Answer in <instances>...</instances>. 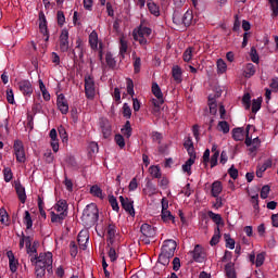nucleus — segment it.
<instances>
[{
    "mask_svg": "<svg viewBox=\"0 0 278 278\" xmlns=\"http://www.w3.org/2000/svg\"><path fill=\"white\" fill-rule=\"evenodd\" d=\"M81 223L84 224V227H94V225L99 220V208L96 204L91 203L88 204L84 211L83 215L80 217Z\"/></svg>",
    "mask_w": 278,
    "mask_h": 278,
    "instance_id": "f257e3e1",
    "label": "nucleus"
},
{
    "mask_svg": "<svg viewBox=\"0 0 278 278\" xmlns=\"http://www.w3.org/2000/svg\"><path fill=\"white\" fill-rule=\"evenodd\" d=\"M84 90H85V97L87 100H94L97 96V85L94 77L91 75H85L84 76Z\"/></svg>",
    "mask_w": 278,
    "mask_h": 278,
    "instance_id": "f03ea898",
    "label": "nucleus"
},
{
    "mask_svg": "<svg viewBox=\"0 0 278 278\" xmlns=\"http://www.w3.org/2000/svg\"><path fill=\"white\" fill-rule=\"evenodd\" d=\"M192 20L193 13L191 10H187V12L184 15L181 14L180 11H174L173 23L175 25H184L185 27H190Z\"/></svg>",
    "mask_w": 278,
    "mask_h": 278,
    "instance_id": "7ed1b4c3",
    "label": "nucleus"
},
{
    "mask_svg": "<svg viewBox=\"0 0 278 278\" xmlns=\"http://www.w3.org/2000/svg\"><path fill=\"white\" fill-rule=\"evenodd\" d=\"M14 155L16 157V162L24 164L26 162V153L24 143L20 140H15L13 144Z\"/></svg>",
    "mask_w": 278,
    "mask_h": 278,
    "instance_id": "20e7f679",
    "label": "nucleus"
},
{
    "mask_svg": "<svg viewBox=\"0 0 278 278\" xmlns=\"http://www.w3.org/2000/svg\"><path fill=\"white\" fill-rule=\"evenodd\" d=\"M152 94L156 98L152 99L153 106L161 108L165 101L161 87L159 86L157 83H152Z\"/></svg>",
    "mask_w": 278,
    "mask_h": 278,
    "instance_id": "39448f33",
    "label": "nucleus"
},
{
    "mask_svg": "<svg viewBox=\"0 0 278 278\" xmlns=\"http://www.w3.org/2000/svg\"><path fill=\"white\" fill-rule=\"evenodd\" d=\"M53 255L51 252H46V253H39V263L43 262L45 270L48 271L49 275L53 274L52 270V264H53Z\"/></svg>",
    "mask_w": 278,
    "mask_h": 278,
    "instance_id": "423d86ee",
    "label": "nucleus"
},
{
    "mask_svg": "<svg viewBox=\"0 0 278 278\" xmlns=\"http://www.w3.org/2000/svg\"><path fill=\"white\" fill-rule=\"evenodd\" d=\"M177 242L173 239H167L163 242V245L161 248V252L164 254H167L168 256L174 257L175 252L177 250Z\"/></svg>",
    "mask_w": 278,
    "mask_h": 278,
    "instance_id": "0eeeda50",
    "label": "nucleus"
},
{
    "mask_svg": "<svg viewBox=\"0 0 278 278\" xmlns=\"http://www.w3.org/2000/svg\"><path fill=\"white\" fill-rule=\"evenodd\" d=\"M20 92L25 97H31L34 93L33 84L29 80H21L17 83Z\"/></svg>",
    "mask_w": 278,
    "mask_h": 278,
    "instance_id": "6e6552de",
    "label": "nucleus"
},
{
    "mask_svg": "<svg viewBox=\"0 0 278 278\" xmlns=\"http://www.w3.org/2000/svg\"><path fill=\"white\" fill-rule=\"evenodd\" d=\"M70 33L67 29H62L60 35V51L65 53L70 50Z\"/></svg>",
    "mask_w": 278,
    "mask_h": 278,
    "instance_id": "1a4fd4ad",
    "label": "nucleus"
},
{
    "mask_svg": "<svg viewBox=\"0 0 278 278\" xmlns=\"http://www.w3.org/2000/svg\"><path fill=\"white\" fill-rule=\"evenodd\" d=\"M26 253L28 254L31 264H37L40 262V254L38 255L36 242H34L30 247H26Z\"/></svg>",
    "mask_w": 278,
    "mask_h": 278,
    "instance_id": "9d476101",
    "label": "nucleus"
},
{
    "mask_svg": "<svg viewBox=\"0 0 278 278\" xmlns=\"http://www.w3.org/2000/svg\"><path fill=\"white\" fill-rule=\"evenodd\" d=\"M39 30L40 33L46 37L45 41L48 42L49 40V30L47 26V16L45 15V12H39Z\"/></svg>",
    "mask_w": 278,
    "mask_h": 278,
    "instance_id": "9b49d317",
    "label": "nucleus"
},
{
    "mask_svg": "<svg viewBox=\"0 0 278 278\" xmlns=\"http://www.w3.org/2000/svg\"><path fill=\"white\" fill-rule=\"evenodd\" d=\"M193 261L197 263H203L205 261V252L200 244L194 247V250L191 251Z\"/></svg>",
    "mask_w": 278,
    "mask_h": 278,
    "instance_id": "f8f14e48",
    "label": "nucleus"
},
{
    "mask_svg": "<svg viewBox=\"0 0 278 278\" xmlns=\"http://www.w3.org/2000/svg\"><path fill=\"white\" fill-rule=\"evenodd\" d=\"M56 105H58L59 111L63 115H66L68 113L70 106H68L67 100L63 93L58 96Z\"/></svg>",
    "mask_w": 278,
    "mask_h": 278,
    "instance_id": "ddd939ff",
    "label": "nucleus"
},
{
    "mask_svg": "<svg viewBox=\"0 0 278 278\" xmlns=\"http://www.w3.org/2000/svg\"><path fill=\"white\" fill-rule=\"evenodd\" d=\"M122 207L129 213L131 216L135 215L134 201L128 198L119 197Z\"/></svg>",
    "mask_w": 278,
    "mask_h": 278,
    "instance_id": "4468645a",
    "label": "nucleus"
},
{
    "mask_svg": "<svg viewBox=\"0 0 278 278\" xmlns=\"http://www.w3.org/2000/svg\"><path fill=\"white\" fill-rule=\"evenodd\" d=\"M101 132L103 138L108 139L112 136V125L109 119H101L100 122Z\"/></svg>",
    "mask_w": 278,
    "mask_h": 278,
    "instance_id": "2eb2a0df",
    "label": "nucleus"
},
{
    "mask_svg": "<svg viewBox=\"0 0 278 278\" xmlns=\"http://www.w3.org/2000/svg\"><path fill=\"white\" fill-rule=\"evenodd\" d=\"M143 238H154L156 236V230L150 224H143L140 228Z\"/></svg>",
    "mask_w": 278,
    "mask_h": 278,
    "instance_id": "dca6fc26",
    "label": "nucleus"
},
{
    "mask_svg": "<svg viewBox=\"0 0 278 278\" xmlns=\"http://www.w3.org/2000/svg\"><path fill=\"white\" fill-rule=\"evenodd\" d=\"M84 50L85 48L81 39L80 38L76 39V51L75 50L73 51V55H74L73 59L75 63L78 61V59L80 60L84 59ZM76 52H78V55Z\"/></svg>",
    "mask_w": 278,
    "mask_h": 278,
    "instance_id": "f3484780",
    "label": "nucleus"
},
{
    "mask_svg": "<svg viewBox=\"0 0 278 278\" xmlns=\"http://www.w3.org/2000/svg\"><path fill=\"white\" fill-rule=\"evenodd\" d=\"M7 257H9V269H11V273L17 271L18 261L15 257L12 250L7 251Z\"/></svg>",
    "mask_w": 278,
    "mask_h": 278,
    "instance_id": "a211bd4d",
    "label": "nucleus"
},
{
    "mask_svg": "<svg viewBox=\"0 0 278 278\" xmlns=\"http://www.w3.org/2000/svg\"><path fill=\"white\" fill-rule=\"evenodd\" d=\"M89 242V233L87 230H81L78 232V245L80 247V250L85 251L87 250V243Z\"/></svg>",
    "mask_w": 278,
    "mask_h": 278,
    "instance_id": "6ab92c4d",
    "label": "nucleus"
},
{
    "mask_svg": "<svg viewBox=\"0 0 278 278\" xmlns=\"http://www.w3.org/2000/svg\"><path fill=\"white\" fill-rule=\"evenodd\" d=\"M15 192H16V195H17L20 202L22 204H25L26 200H27V194H26L25 187L22 184H20V182L15 184Z\"/></svg>",
    "mask_w": 278,
    "mask_h": 278,
    "instance_id": "aec40b11",
    "label": "nucleus"
},
{
    "mask_svg": "<svg viewBox=\"0 0 278 278\" xmlns=\"http://www.w3.org/2000/svg\"><path fill=\"white\" fill-rule=\"evenodd\" d=\"M108 233V247L114 245V239L116 238V225L110 224L106 228Z\"/></svg>",
    "mask_w": 278,
    "mask_h": 278,
    "instance_id": "412c9836",
    "label": "nucleus"
},
{
    "mask_svg": "<svg viewBox=\"0 0 278 278\" xmlns=\"http://www.w3.org/2000/svg\"><path fill=\"white\" fill-rule=\"evenodd\" d=\"M88 41H89L90 48H91L93 51H98V49H99V35H98V33H97L96 30H92V31L89 34Z\"/></svg>",
    "mask_w": 278,
    "mask_h": 278,
    "instance_id": "4be33fe9",
    "label": "nucleus"
},
{
    "mask_svg": "<svg viewBox=\"0 0 278 278\" xmlns=\"http://www.w3.org/2000/svg\"><path fill=\"white\" fill-rule=\"evenodd\" d=\"M273 162L270 159L266 160L263 165H258L256 168L257 178L263 177V173H265L268 168H271Z\"/></svg>",
    "mask_w": 278,
    "mask_h": 278,
    "instance_id": "5701e85b",
    "label": "nucleus"
},
{
    "mask_svg": "<svg viewBox=\"0 0 278 278\" xmlns=\"http://www.w3.org/2000/svg\"><path fill=\"white\" fill-rule=\"evenodd\" d=\"M33 266H35V274L36 278H42L47 274L45 270V261H41V263H31Z\"/></svg>",
    "mask_w": 278,
    "mask_h": 278,
    "instance_id": "b1692460",
    "label": "nucleus"
},
{
    "mask_svg": "<svg viewBox=\"0 0 278 278\" xmlns=\"http://www.w3.org/2000/svg\"><path fill=\"white\" fill-rule=\"evenodd\" d=\"M250 127L251 126H247V138H245L244 143L247 147L256 146V148H260V143H262V141L257 137L254 138L253 140H252V138H250V136H249Z\"/></svg>",
    "mask_w": 278,
    "mask_h": 278,
    "instance_id": "393cba45",
    "label": "nucleus"
},
{
    "mask_svg": "<svg viewBox=\"0 0 278 278\" xmlns=\"http://www.w3.org/2000/svg\"><path fill=\"white\" fill-rule=\"evenodd\" d=\"M90 194H92L96 198H99L100 200L105 199V193H103V190L99 185H92L90 187Z\"/></svg>",
    "mask_w": 278,
    "mask_h": 278,
    "instance_id": "a878e982",
    "label": "nucleus"
},
{
    "mask_svg": "<svg viewBox=\"0 0 278 278\" xmlns=\"http://www.w3.org/2000/svg\"><path fill=\"white\" fill-rule=\"evenodd\" d=\"M223 192V184L222 181L219 180H215L213 184H212V195L214 198H217L219 197V194Z\"/></svg>",
    "mask_w": 278,
    "mask_h": 278,
    "instance_id": "bb28decb",
    "label": "nucleus"
},
{
    "mask_svg": "<svg viewBox=\"0 0 278 278\" xmlns=\"http://www.w3.org/2000/svg\"><path fill=\"white\" fill-rule=\"evenodd\" d=\"M148 10L150 14H152L154 17H160L161 15L160 7L153 1H148Z\"/></svg>",
    "mask_w": 278,
    "mask_h": 278,
    "instance_id": "cd10ccee",
    "label": "nucleus"
},
{
    "mask_svg": "<svg viewBox=\"0 0 278 278\" xmlns=\"http://www.w3.org/2000/svg\"><path fill=\"white\" fill-rule=\"evenodd\" d=\"M146 187H147V189H143L144 193H147L150 197L156 194L157 187L150 179H148Z\"/></svg>",
    "mask_w": 278,
    "mask_h": 278,
    "instance_id": "c85d7f7f",
    "label": "nucleus"
},
{
    "mask_svg": "<svg viewBox=\"0 0 278 278\" xmlns=\"http://www.w3.org/2000/svg\"><path fill=\"white\" fill-rule=\"evenodd\" d=\"M173 78L177 81V84H181L182 81V70L179 66H175L172 70Z\"/></svg>",
    "mask_w": 278,
    "mask_h": 278,
    "instance_id": "c756f323",
    "label": "nucleus"
},
{
    "mask_svg": "<svg viewBox=\"0 0 278 278\" xmlns=\"http://www.w3.org/2000/svg\"><path fill=\"white\" fill-rule=\"evenodd\" d=\"M121 132L124 137H126L127 139H129L132 135V128L130 125V122L127 119L126 124L123 126V128L121 129Z\"/></svg>",
    "mask_w": 278,
    "mask_h": 278,
    "instance_id": "7c9ffc66",
    "label": "nucleus"
},
{
    "mask_svg": "<svg viewBox=\"0 0 278 278\" xmlns=\"http://www.w3.org/2000/svg\"><path fill=\"white\" fill-rule=\"evenodd\" d=\"M170 258H173V256H170V255H168V254H166L164 252H161L159 254L157 262L160 264H162L163 266H168L169 263H170Z\"/></svg>",
    "mask_w": 278,
    "mask_h": 278,
    "instance_id": "2f4dec72",
    "label": "nucleus"
},
{
    "mask_svg": "<svg viewBox=\"0 0 278 278\" xmlns=\"http://www.w3.org/2000/svg\"><path fill=\"white\" fill-rule=\"evenodd\" d=\"M232 139L235 141H241L244 139V129L243 128H235L232 129Z\"/></svg>",
    "mask_w": 278,
    "mask_h": 278,
    "instance_id": "473e14b6",
    "label": "nucleus"
},
{
    "mask_svg": "<svg viewBox=\"0 0 278 278\" xmlns=\"http://www.w3.org/2000/svg\"><path fill=\"white\" fill-rule=\"evenodd\" d=\"M132 36L135 41H138L143 49H147L149 41L146 36L138 35L135 30Z\"/></svg>",
    "mask_w": 278,
    "mask_h": 278,
    "instance_id": "72a5a7b5",
    "label": "nucleus"
},
{
    "mask_svg": "<svg viewBox=\"0 0 278 278\" xmlns=\"http://www.w3.org/2000/svg\"><path fill=\"white\" fill-rule=\"evenodd\" d=\"M175 218L176 217L172 214L170 211H161V219L164 223H169V222L175 223Z\"/></svg>",
    "mask_w": 278,
    "mask_h": 278,
    "instance_id": "f704fd0d",
    "label": "nucleus"
},
{
    "mask_svg": "<svg viewBox=\"0 0 278 278\" xmlns=\"http://www.w3.org/2000/svg\"><path fill=\"white\" fill-rule=\"evenodd\" d=\"M113 244L108 245V256L110 257V261L112 263L116 262L118 260V252H116V247H112Z\"/></svg>",
    "mask_w": 278,
    "mask_h": 278,
    "instance_id": "c9c22d12",
    "label": "nucleus"
},
{
    "mask_svg": "<svg viewBox=\"0 0 278 278\" xmlns=\"http://www.w3.org/2000/svg\"><path fill=\"white\" fill-rule=\"evenodd\" d=\"M24 218H23V222L24 224L26 225V229H31L33 226H34V222H33V218H31V214L29 211H25L24 213Z\"/></svg>",
    "mask_w": 278,
    "mask_h": 278,
    "instance_id": "e433bc0d",
    "label": "nucleus"
},
{
    "mask_svg": "<svg viewBox=\"0 0 278 278\" xmlns=\"http://www.w3.org/2000/svg\"><path fill=\"white\" fill-rule=\"evenodd\" d=\"M39 89L42 93L43 100L46 102L50 101V93L48 92L47 86H45V83L41 79H39Z\"/></svg>",
    "mask_w": 278,
    "mask_h": 278,
    "instance_id": "4c0bfd02",
    "label": "nucleus"
},
{
    "mask_svg": "<svg viewBox=\"0 0 278 278\" xmlns=\"http://www.w3.org/2000/svg\"><path fill=\"white\" fill-rule=\"evenodd\" d=\"M152 34V29L150 27H146L140 25L138 31H136V35L142 36V37H150Z\"/></svg>",
    "mask_w": 278,
    "mask_h": 278,
    "instance_id": "58836bf2",
    "label": "nucleus"
},
{
    "mask_svg": "<svg viewBox=\"0 0 278 278\" xmlns=\"http://www.w3.org/2000/svg\"><path fill=\"white\" fill-rule=\"evenodd\" d=\"M194 164V159L189 157L185 164H182V172L191 175V166Z\"/></svg>",
    "mask_w": 278,
    "mask_h": 278,
    "instance_id": "ea45409f",
    "label": "nucleus"
},
{
    "mask_svg": "<svg viewBox=\"0 0 278 278\" xmlns=\"http://www.w3.org/2000/svg\"><path fill=\"white\" fill-rule=\"evenodd\" d=\"M208 106H210V113L212 115H216L217 114V103L215 98H212L211 96L208 97Z\"/></svg>",
    "mask_w": 278,
    "mask_h": 278,
    "instance_id": "a19ab883",
    "label": "nucleus"
},
{
    "mask_svg": "<svg viewBox=\"0 0 278 278\" xmlns=\"http://www.w3.org/2000/svg\"><path fill=\"white\" fill-rule=\"evenodd\" d=\"M225 271H226L227 278H237L236 271L233 269V265H231V263H227V265H225Z\"/></svg>",
    "mask_w": 278,
    "mask_h": 278,
    "instance_id": "79ce46f5",
    "label": "nucleus"
},
{
    "mask_svg": "<svg viewBox=\"0 0 278 278\" xmlns=\"http://www.w3.org/2000/svg\"><path fill=\"white\" fill-rule=\"evenodd\" d=\"M67 202L65 200H60L56 204V211L60 213H65L67 215Z\"/></svg>",
    "mask_w": 278,
    "mask_h": 278,
    "instance_id": "37998d69",
    "label": "nucleus"
},
{
    "mask_svg": "<svg viewBox=\"0 0 278 278\" xmlns=\"http://www.w3.org/2000/svg\"><path fill=\"white\" fill-rule=\"evenodd\" d=\"M262 109V98L254 99L252 102V113L257 114Z\"/></svg>",
    "mask_w": 278,
    "mask_h": 278,
    "instance_id": "c03bdc74",
    "label": "nucleus"
},
{
    "mask_svg": "<svg viewBox=\"0 0 278 278\" xmlns=\"http://www.w3.org/2000/svg\"><path fill=\"white\" fill-rule=\"evenodd\" d=\"M251 103H252V97L250 93H244L242 97V104L244 106L245 110H250L251 109Z\"/></svg>",
    "mask_w": 278,
    "mask_h": 278,
    "instance_id": "a18cd8bd",
    "label": "nucleus"
},
{
    "mask_svg": "<svg viewBox=\"0 0 278 278\" xmlns=\"http://www.w3.org/2000/svg\"><path fill=\"white\" fill-rule=\"evenodd\" d=\"M219 240H220V229H219V227L217 226V228H216V230H215V233H214L212 240L210 241V244H211L212 247H215V245H217V244L219 243Z\"/></svg>",
    "mask_w": 278,
    "mask_h": 278,
    "instance_id": "49530a36",
    "label": "nucleus"
},
{
    "mask_svg": "<svg viewBox=\"0 0 278 278\" xmlns=\"http://www.w3.org/2000/svg\"><path fill=\"white\" fill-rule=\"evenodd\" d=\"M150 175L155 179L162 178L161 168L159 166H150Z\"/></svg>",
    "mask_w": 278,
    "mask_h": 278,
    "instance_id": "de8ad7c7",
    "label": "nucleus"
},
{
    "mask_svg": "<svg viewBox=\"0 0 278 278\" xmlns=\"http://www.w3.org/2000/svg\"><path fill=\"white\" fill-rule=\"evenodd\" d=\"M105 61L110 68L114 70L116 67V60H114L112 53H106Z\"/></svg>",
    "mask_w": 278,
    "mask_h": 278,
    "instance_id": "09e8293b",
    "label": "nucleus"
},
{
    "mask_svg": "<svg viewBox=\"0 0 278 278\" xmlns=\"http://www.w3.org/2000/svg\"><path fill=\"white\" fill-rule=\"evenodd\" d=\"M119 45H121L119 46V54L124 59L125 53L127 52V49H128L127 41L125 39L121 38Z\"/></svg>",
    "mask_w": 278,
    "mask_h": 278,
    "instance_id": "8fccbe9b",
    "label": "nucleus"
},
{
    "mask_svg": "<svg viewBox=\"0 0 278 278\" xmlns=\"http://www.w3.org/2000/svg\"><path fill=\"white\" fill-rule=\"evenodd\" d=\"M66 214L65 213H60V214H55V213H51V222L52 223H62V220L65 218Z\"/></svg>",
    "mask_w": 278,
    "mask_h": 278,
    "instance_id": "3c124183",
    "label": "nucleus"
},
{
    "mask_svg": "<svg viewBox=\"0 0 278 278\" xmlns=\"http://www.w3.org/2000/svg\"><path fill=\"white\" fill-rule=\"evenodd\" d=\"M255 75V66L253 64H248L244 71V77H252Z\"/></svg>",
    "mask_w": 278,
    "mask_h": 278,
    "instance_id": "603ef678",
    "label": "nucleus"
},
{
    "mask_svg": "<svg viewBox=\"0 0 278 278\" xmlns=\"http://www.w3.org/2000/svg\"><path fill=\"white\" fill-rule=\"evenodd\" d=\"M3 175H4V182H10L13 179V173L10 167H4Z\"/></svg>",
    "mask_w": 278,
    "mask_h": 278,
    "instance_id": "864d4df0",
    "label": "nucleus"
},
{
    "mask_svg": "<svg viewBox=\"0 0 278 278\" xmlns=\"http://www.w3.org/2000/svg\"><path fill=\"white\" fill-rule=\"evenodd\" d=\"M134 62V68L135 73L138 74L141 70V59L136 56V53L132 54Z\"/></svg>",
    "mask_w": 278,
    "mask_h": 278,
    "instance_id": "5fc2aeb1",
    "label": "nucleus"
},
{
    "mask_svg": "<svg viewBox=\"0 0 278 278\" xmlns=\"http://www.w3.org/2000/svg\"><path fill=\"white\" fill-rule=\"evenodd\" d=\"M109 203L112 206L113 211L118 212L119 206H118V201L116 200V197L109 195Z\"/></svg>",
    "mask_w": 278,
    "mask_h": 278,
    "instance_id": "6e6d98bb",
    "label": "nucleus"
},
{
    "mask_svg": "<svg viewBox=\"0 0 278 278\" xmlns=\"http://www.w3.org/2000/svg\"><path fill=\"white\" fill-rule=\"evenodd\" d=\"M193 48H187L186 51L182 54V59L185 62H190L192 59Z\"/></svg>",
    "mask_w": 278,
    "mask_h": 278,
    "instance_id": "4d7b16f0",
    "label": "nucleus"
},
{
    "mask_svg": "<svg viewBox=\"0 0 278 278\" xmlns=\"http://www.w3.org/2000/svg\"><path fill=\"white\" fill-rule=\"evenodd\" d=\"M270 8L273 11V16L277 17L278 16V0H269Z\"/></svg>",
    "mask_w": 278,
    "mask_h": 278,
    "instance_id": "13d9d810",
    "label": "nucleus"
},
{
    "mask_svg": "<svg viewBox=\"0 0 278 278\" xmlns=\"http://www.w3.org/2000/svg\"><path fill=\"white\" fill-rule=\"evenodd\" d=\"M123 115L127 119H129L131 117V109L128 105V103L123 104Z\"/></svg>",
    "mask_w": 278,
    "mask_h": 278,
    "instance_id": "bf43d9fd",
    "label": "nucleus"
},
{
    "mask_svg": "<svg viewBox=\"0 0 278 278\" xmlns=\"http://www.w3.org/2000/svg\"><path fill=\"white\" fill-rule=\"evenodd\" d=\"M7 102L11 105H14L15 103L14 92L12 89H7Z\"/></svg>",
    "mask_w": 278,
    "mask_h": 278,
    "instance_id": "052dcab7",
    "label": "nucleus"
},
{
    "mask_svg": "<svg viewBox=\"0 0 278 278\" xmlns=\"http://www.w3.org/2000/svg\"><path fill=\"white\" fill-rule=\"evenodd\" d=\"M208 216L217 224V226L220 225L223 222L222 216L219 214H215L212 211L208 212Z\"/></svg>",
    "mask_w": 278,
    "mask_h": 278,
    "instance_id": "680f3d73",
    "label": "nucleus"
},
{
    "mask_svg": "<svg viewBox=\"0 0 278 278\" xmlns=\"http://www.w3.org/2000/svg\"><path fill=\"white\" fill-rule=\"evenodd\" d=\"M217 127H219V130L224 134H228L230 131V127L227 122H219Z\"/></svg>",
    "mask_w": 278,
    "mask_h": 278,
    "instance_id": "e2e57ef3",
    "label": "nucleus"
},
{
    "mask_svg": "<svg viewBox=\"0 0 278 278\" xmlns=\"http://www.w3.org/2000/svg\"><path fill=\"white\" fill-rule=\"evenodd\" d=\"M0 222L4 225H8L9 223L8 212L4 208L0 210Z\"/></svg>",
    "mask_w": 278,
    "mask_h": 278,
    "instance_id": "0e129e2a",
    "label": "nucleus"
},
{
    "mask_svg": "<svg viewBox=\"0 0 278 278\" xmlns=\"http://www.w3.org/2000/svg\"><path fill=\"white\" fill-rule=\"evenodd\" d=\"M227 70V64L224 60L219 59L217 60V72L225 73Z\"/></svg>",
    "mask_w": 278,
    "mask_h": 278,
    "instance_id": "69168bd1",
    "label": "nucleus"
},
{
    "mask_svg": "<svg viewBox=\"0 0 278 278\" xmlns=\"http://www.w3.org/2000/svg\"><path fill=\"white\" fill-rule=\"evenodd\" d=\"M115 142H116V144H117L121 149H123V148L125 147V139H124V137H123L122 135H116V136H115Z\"/></svg>",
    "mask_w": 278,
    "mask_h": 278,
    "instance_id": "338daca9",
    "label": "nucleus"
},
{
    "mask_svg": "<svg viewBox=\"0 0 278 278\" xmlns=\"http://www.w3.org/2000/svg\"><path fill=\"white\" fill-rule=\"evenodd\" d=\"M59 134H60V137H61V139H62L63 142H65V141L68 140V136H67V132H66V130H65L64 127L61 126V127L59 128Z\"/></svg>",
    "mask_w": 278,
    "mask_h": 278,
    "instance_id": "774afa93",
    "label": "nucleus"
}]
</instances>
